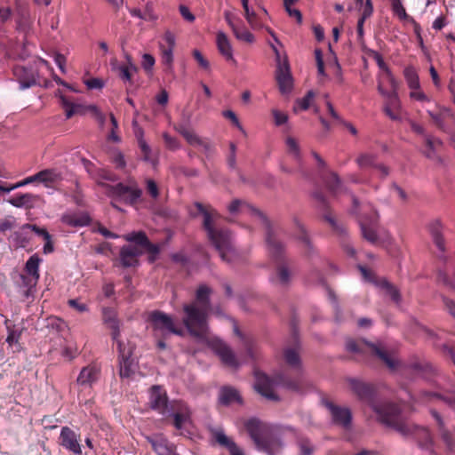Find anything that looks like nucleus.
Segmentation results:
<instances>
[{
	"label": "nucleus",
	"mask_w": 455,
	"mask_h": 455,
	"mask_svg": "<svg viewBox=\"0 0 455 455\" xmlns=\"http://www.w3.org/2000/svg\"><path fill=\"white\" fill-rule=\"evenodd\" d=\"M124 239L128 242L135 243L141 247H144L148 241L147 235L142 231L130 233L124 236Z\"/></svg>",
	"instance_id": "nucleus-55"
},
{
	"label": "nucleus",
	"mask_w": 455,
	"mask_h": 455,
	"mask_svg": "<svg viewBox=\"0 0 455 455\" xmlns=\"http://www.w3.org/2000/svg\"><path fill=\"white\" fill-rule=\"evenodd\" d=\"M323 403L330 411L332 422L344 428L349 427L352 420L351 411L347 407H340L329 400H323Z\"/></svg>",
	"instance_id": "nucleus-15"
},
{
	"label": "nucleus",
	"mask_w": 455,
	"mask_h": 455,
	"mask_svg": "<svg viewBox=\"0 0 455 455\" xmlns=\"http://www.w3.org/2000/svg\"><path fill=\"white\" fill-rule=\"evenodd\" d=\"M349 387L358 399L367 403L375 412L378 420L386 424L391 415L399 406L390 402H382L378 397L376 387L359 379L350 378L347 379Z\"/></svg>",
	"instance_id": "nucleus-4"
},
{
	"label": "nucleus",
	"mask_w": 455,
	"mask_h": 455,
	"mask_svg": "<svg viewBox=\"0 0 455 455\" xmlns=\"http://www.w3.org/2000/svg\"><path fill=\"white\" fill-rule=\"evenodd\" d=\"M102 318L104 323L111 330V336L113 340H117V338L120 337V330L116 311L110 307L103 308Z\"/></svg>",
	"instance_id": "nucleus-31"
},
{
	"label": "nucleus",
	"mask_w": 455,
	"mask_h": 455,
	"mask_svg": "<svg viewBox=\"0 0 455 455\" xmlns=\"http://www.w3.org/2000/svg\"><path fill=\"white\" fill-rule=\"evenodd\" d=\"M141 254V251L131 245H124L120 250V260L121 264L124 267L136 266L139 262L138 257Z\"/></svg>",
	"instance_id": "nucleus-28"
},
{
	"label": "nucleus",
	"mask_w": 455,
	"mask_h": 455,
	"mask_svg": "<svg viewBox=\"0 0 455 455\" xmlns=\"http://www.w3.org/2000/svg\"><path fill=\"white\" fill-rule=\"evenodd\" d=\"M426 148L423 151L424 156L438 164H443V158L437 154V149L443 146V141L432 135H425Z\"/></svg>",
	"instance_id": "nucleus-23"
},
{
	"label": "nucleus",
	"mask_w": 455,
	"mask_h": 455,
	"mask_svg": "<svg viewBox=\"0 0 455 455\" xmlns=\"http://www.w3.org/2000/svg\"><path fill=\"white\" fill-rule=\"evenodd\" d=\"M62 220L72 227H82L87 224V220L85 218H80L76 215L63 216Z\"/></svg>",
	"instance_id": "nucleus-57"
},
{
	"label": "nucleus",
	"mask_w": 455,
	"mask_h": 455,
	"mask_svg": "<svg viewBox=\"0 0 455 455\" xmlns=\"http://www.w3.org/2000/svg\"><path fill=\"white\" fill-rule=\"evenodd\" d=\"M33 232H35L37 235L42 236L45 241L43 248L44 253H52L54 251V246L52 240V235L49 234V232L45 228L39 227H33Z\"/></svg>",
	"instance_id": "nucleus-48"
},
{
	"label": "nucleus",
	"mask_w": 455,
	"mask_h": 455,
	"mask_svg": "<svg viewBox=\"0 0 455 455\" xmlns=\"http://www.w3.org/2000/svg\"><path fill=\"white\" fill-rule=\"evenodd\" d=\"M148 253H150L149 256V261L154 262L156 260V256L159 253L160 249L159 246L152 243L149 240L148 243L144 245V247Z\"/></svg>",
	"instance_id": "nucleus-62"
},
{
	"label": "nucleus",
	"mask_w": 455,
	"mask_h": 455,
	"mask_svg": "<svg viewBox=\"0 0 455 455\" xmlns=\"http://www.w3.org/2000/svg\"><path fill=\"white\" fill-rule=\"evenodd\" d=\"M13 76L20 84V89L25 90L37 84L38 72L33 67L16 66Z\"/></svg>",
	"instance_id": "nucleus-16"
},
{
	"label": "nucleus",
	"mask_w": 455,
	"mask_h": 455,
	"mask_svg": "<svg viewBox=\"0 0 455 455\" xmlns=\"http://www.w3.org/2000/svg\"><path fill=\"white\" fill-rule=\"evenodd\" d=\"M207 311L196 303L184 304L182 323L192 336L202 339L207 335Z\"/></svg>",
	"instance_id": "nucleus-8"
},
{
	"label": "nucleus",
	"mask_w": 455,
	"mask_h": 455,
	"mask_svg": "<svg viewBox=\"0 0 455 455\" xmlns=\"http://www.w3.org/2000/svg\"><path fill=\"white\" fill-rule=\"evenodd\" d=\"M145 183L147 193L149 195L151 198L156 199L160 195L157 183L152 179H147L145 180Z\"/></svg>",
	"instance_id": "nucleus-59"
},
{
	"label": "nucleus",
	"mask_w": 455,
	"mask_h": 455,
	"mask_svg": "<svg viewBox=\"0 0 455 455\" xmlns=\"http://www.w3.org/2000/svg\"><path fill=\"white\" fill-rule=\"evenodd\" d=\"M100 374V371L96 365H87L81 370L76 382L82 387H92L99 379Z\"/></svg>",
	"instance_id": "nucleus-24"
},
{
	"label": "nucleus",
	"mask_w": 455,
	"mask_h": 455,
	"mask_svg": "<svg viewBox=\"0 0 455 455\" xmlns=\"http://www.w3.org/2000/svg\"><path fill=\"white\" fill-rule=\"evenodd\" d=\"M275 78L279 90L283 94L288 93L291 91L292 78L290 73L289 65L287 63H284L283 65L279 63L276 69Z\"/></svg>",
	"instance_id": "nucleus-20"
},
{
	"label": "nucleus",
	"mask_w": 455,
	"mask_h": 455,
	"mask_svg": "<svg viewBox=\"0 0 455 455\" xmlns=\"http://www.w3.org/2000/svg\"><path fill=\"white\" fill-rule=\"evenodd\" d=\"M17 24L21 30H27L32 25V18L30 12L26 6H19L17 8Z\"/></svg>",
	"instance_id": "nucleus-41"
},
{
	"label": "nucleus",
	"mask_w": 455,
	"mask_h": 455,
	"mask_svg": "<svg viewBox=\"0 0 455 455\" xmlns=\"http://www.w3.org/2000/svg\"><path fill=\"white\" fill-rule=\"evenodd\" d=\"M190 411L187 404L181 401L171 403L170 411L165 416L173 417V426L176 429L181 430L184 424L190 419Z\"/></svg>",
	"instance_id": "nucleus-17"
},
{
	"label": "nucleus",
	"mask_w": 455,
	"mask_h": 455,
	"mask_svg": "<svg viewBox=\"0 0 455 455\" xmlns=\"http://www.w3.org/2000/svg\"><path fill=\"white\" fill-rule=\"evenodd\" d=\"M159 49L161 52V60L163 65L165 66V70L172 72L173 69V49L165 48V44L159 43Z\"/></svg>",
	"instance_id": "nucleus-46"
},
{
	"label": "nucleus",
	"mask_w": 455,
	"mask_h": 455,
	"mask_svg": "<svg viewBox=\"0 0 455 455\" xmlns=\"http://www.w3.org/2000/svg\"><path fill=\"white\" fill-rule=\"evenodd\" d=\"M385 425L392 427L404 437L416 440L419 445L422 448L428 449L432 444V439L428 429L407 420L402 414L400 405Z\"/></svg>",
	"instance_id": "nucleus-5"
},
{
	"label": "nucleus",
	"mask_w": 455,
	"mask_h": 455,
	"mask_svg": "<svg viewBox=\"0 0 455 455\" xmlns=\"http://www.w3.org/2000/svg\"><path fill=\"white\" fill-rule=\"evenodd\" d=\"M126 63L116 68L119 72V77L124 82H132V74L138 71V68L132 62V59L129 54H125Z\"/></svg>",
	"instance_id": "nucleus-35"
},
{
	"label": "nucleus",
	"mask_w": 455,
	"mask_h": 455,
	"mask_svg": "<svg viewBox=\"0 0 455 455\" xmlns=\"http://www.w3.org/2000/svg\"><path fill=\"white\" fill-rule=\"evenodd\" d=\"M216 44L219 52L225 58L227 61L236 63L233 56V47L231 42L224 32L219 31L217 33Z\"/></svg>",
	"instance_id": "nucleus-26"
},
{
	"label": "nucleus",
	"mask_w": 455,
	"mask_h": 455,
	"mask_svg": "<svg viewBox=\"0 0 455 455\" xmlns=\"http://www.w3.org/2000/svg\"><path fill=\"white\" fill-rule=\"evenodd\" d=\"M324 183L329 189V191L336 195L339 192V189L340 188V180L337 173L335 172H330L325 178H324Z\"/></svg>",
	"instance_id": "nucleus-52"
},
{
	"label": "nucleus",
	"mask_w": 455,
	"mask_h": 455,
	"mask_svg": "<svg viewBox=\"0 0 455 455\" xmlns=\"http://www.w3.org/2000/svg\"><path fill=\"white\" fill-rule=\"evenodd\" d=\"M34 224H24L19 231L14 232L16 242L22 247H25L30 241L29 231H33Z\"/></svg>",
	"instance_id": "nucleus-44"
},
{
	"label": "nucleus",
	"mask_w": 455,
	"mask_h": 455,
	"mask_svg": "<svg viewBox=\"0 0 455 455\" xmlns=\"http://www.w3.org/2000/svg\"><path fill=\"white\" fill-rule=\"evenodd\" d=\"M37 199V196L30 193L17 194L13 197L8 199V203L18 208L24 207L26 209H31Z\"/></svg>",
	"instance_id": "nucleus-33"
},
{
	"label": "nucleus",
	"mask_w": 455,
	"mask_h": 455,
	"mask_svg": "<svg viewBox=\"0 0 455 455\" xmlns=\"http://www.w3.org/2000/svg\"><path fill=\"white\" fill-rule=\"evenodd\" d=\"M215 441L221 446L230 449L235 443L228 437L223 431H216L214 433Z\"/></svg>",
	"instance_id": "nucleus-56"
},
{
	"label": "nucleus",
	"mask_w": 455,
	"mask_h": 455,
	"mask_svg": "<svg viewBox=\"0 0 455 455\" xmlns=\"http://www.w3.org/2000/svg\"><path fill=\"white\" fill-rule=\"evenodd\" d=\"M378 285L385 290L386 293L391 298V299L396 304L401 301V294L396 287L387 282L386 279H382L378 283Z\"/></svg>",
	"instance_id": "nucleus-50"
},
{
	"label": "nucleus",
	"mask_w": 455,
	"mask_h": 455,
	"mask_svg": "<svg viewBox=\"0 0 455 455\" xmlns=\"http://www.w3.org/2000/svg\"><path fill=\"white\" fill-rule=\"evenodd\" d=\"M68 304L70 307L74 308L79 313H84L88 311V307L85 303L81 302L77 299H68Z\"/></svg>",
	"instance_id": "nucleus-63"
},
{
	"label": "nucleus",
	"mask_w": 455,
	"mask_h": 455,
	"mask_svg": "<svg viewBox=\"0 0 455 455\" xmlns=\"http://www.w3.org/2000/svg\"><path fill=\"white\" fill-rule=\"evenodd\" d=\"M379 216L371 206H365V213L358 215V222L361 232L365 240L374 243L378 241V235L375 228L378 224Z\"/></svg>",
	"instance_id": "nucleus-9"
},
{
	"label": "nucleus",
	"mask_w": 455,
	"mask_h": 455,
	"mask_svg": "<svg viewBox=\"0 0 455 455\" xmlns=\"http://www.w3.org/2000/svg\"><path fill=\"white\" fill-rule=\"evenodd\" d=\"M219 401L222 405L228 406L231 403H243L242 396L237 389L230 386H224L220 389Z\"/></svg>",
	"instance_id": "nucleus-29"
},
{
	"label": "nucleus",
	"mask_w": 455,
	"mask_h": 455,
	"mask_svg": "<svg viewBox=\"0 0 455 455\" xmlns=\"http://www.w3.org/2000/svg\"><path fill=\"white\" fill-rule=\"evenodd\" d=\"M384 112L392 120H401V102L396 92H391V94L386 99Z\"/></svg>",
	"instance_id": "nucleus-25"
},
{
	"label": "nucleus",
	"mask_w": 455,
	"mask_h": 455,
	"mask_svg": "<svg viewBox=\"0 0 455 455\" xmlns=\"http://www.w3.org/2000/svg\"><path fill=\"white\" fill-rule=\"evenodd\" d=\"M163 40L164 41V43H163V44H165V48H170V49L174 50L175 45H176V39H175V36L172 32H171L170 30L165 31V33L163 36Z\"/></svg>",
	"instance_id": "nucleus-64"
},
{
	"label": "nucleus",
	"mask_w": 455,
	"mask_h": 455,
	"mask_svg": "<svg viewBox=\"0 0 455 455\" xmlns=\"http://www.w3.org/2000/svg\"><path fill=\"white\" fill-rule=\"evenodd\" d=\"M148 403L153 410L162 415H166L171 409L166 391L161 386H153L150 388Z\"/></svg>",
	"instance_id": "nucleus-12"
},
{
	"label": "nucleus",
	"mask_w": 455,
	"mask_h": 455,
	"mask_svg": "<svg viewBox=\"0 0 455 455\" xmlns=\"http://www.w3.org/2000/svg\"><path fill=\"white\" fill-rule=\"evenodd\" d=\"M42 262V259L38 254L35 253L28 258L25 264L24 271L25 275H21L23 283L30 290L35 287L40 278L39 266Z\"/></svg>",
	"instance_id": "nucleus-14"
},
{
	"label": "nucleus",
	"mask_w": 455,
	"mask_h": 455,
	"mask_svg": "<svg viewBox=\"0 0 455 455\" xmlns=\"http://www.w3.org/2000/svg\"><path fill=\"white\" fill-rule=\"evenodd\" d=\"M283 356L285 364L292 371V376L286 370L277 373L274 379H270L264 373L256 372L255 374V390L269 401H279V396L274 389L276 385L295 392H301L305 387L299 346L285 347Z\"/></svg>",
	"instance_id": "nucleus-1"
},
{
	"label": "nucleus",
	"mask_w": 455,
	"mask_h": 455,
	"mask_svg": "<svg viewBox=\"0 0 455 455\" xmlns=\"http://www.w3.org/2000/svg\"><path fill=\"white\" fill-rule=\"evenodd\" d=\"M431 415L436 421L439 435L443 442L445 443L447 449L451 451H455L454 434L445 427L443 418L435 410H431Z\"/></svg>",
	"instance_id": "nucleus-19"
},
{
	"label": "nucleus",
	"mask_w": 455,
	"mask_h": 455,
	"mask_svg": "<svg viewBox=\"0 0 455 455\" xmlns=\"http://www.w3.org/2000/svg\"><path fill=\"white\" fill-rule=\"evenodd\" d=\"M403 76L410 90L419 89V78L414 67H406L403 70Z\"/></svg>",
	"instance_id": "nucleus-47"
},
{
	"label": "nucleus",
	"mask_w": 455,
	"mask_h": 455,
	"mask_svg": "<svg viewBox=\"0 0 455 455\" xmlns=\"http://www.w3.org/2000/svg\"><path fill=\"white\" fill-rule=\"evenodd\" d=\"M232 31L236 39L240 41L250 44L254 41V36L244 27L243 22L237 24Z\"/></svg>",
	"instance_id": "nucleus-49"
},
{
	"label": "nucleus",
	"mask_w": 455,
	"mask_h": 455,
	"mask_svg": "<svg viewBox=\"0 0 455 455\" xmlns=\"http://www.w3.org/2000/svg\"><path fill=\"white\" fill-rule=\"evenodd\" d=\"M103 187L108 197L119 199L130 206H135L141 200L143 195L142 189L139 187L137 181L131 178L127 183L119 182L116 185H109L99 182Z\"/></svg>",
	"instance_id": "nucleus-7"
},
{
	"label": "nucleus",
	"mask_w": 455,
	"mask_h": 455,
	"mask_svg": "<svg viewBox=\"0 0 455 455\" xmlns=\"http://www.w3.org/2000/svg\"><path fill=\"white\" fill-rule=\"evenodd\" d=\"M177 131L185 138V140L189 145L193 147H197L198 144L201 143L202 138H200L192 130L185 126H180L179 128H177Z\"/></svg>",
	"instance_id": "nucleus-51"
},
{
	"label": "nucleus",
	"mask_w": 455,
	"mask_h": 455,
	"mask_svg": "<svg viewBox=\"0 0 455 455\" xmlns=\"http://www.w3.org/2000/svg\"><path fill=\"white\" fill-rule=\"evenodd\" d=\"M423 400L442 399L451 407L455 408V392H446L443 395L424 391L421 394Z\"/></svg>",
	"instance_id": "nucleus-43"
},
{
	"label": "nucleus",
	"mask_w": 455,
	"mask_h": 455,
	"mask_svg": "<svg viewBox=\"0 0 455 455\" xmlns=\"http://www.w3.org/2000/svg\"><path fill=\"white\" fill-rule=\"evenodd\" d=\"M132 355L119 358V375L121 378H130L134 373Z\"/></svg>",
	"instance_id": "nucleus-45"
},
{
	"label": "nucleus",
	"mask_w": 455,
	"mask_h": 455,
	"mask_svg": "<svg viewBox=\"0 0 455 455\" xmlns=\"http://www.w3.org/2000/svg\"><path fill=\"white\" fill-rule=\"evenodd\" d=\"M59 443L75 455H82L80 434L68 427H62L59 436Z\"/></svg>",
	"instance_id": "nucleus-13"
},
{
	"label": "nucleus",
	"mask_w": 455,
	"mask_h": 455,
	"mask_svg": "<svg viewBox=\"0 0 455 455\" xmlns=\"http://www.w3.org/2000/svg\"><path fill=\"white\" fill-rule=\"evenodd\" d=\"M212 293V289L205 284H201L196 290V302L201 307L209 310L211 302H210V295Z\"/></svg>",
	"instance_id": "nucleus-39"
},
{
	"label": "nucleus",
	"mask_w": 455,
	"mask_h": 455,
	"mask_svg": "<svg viewBox=\"0 0 455 455\" xmlns=\"http://www.w3.org/2000/svg\"><path fill=\"white\" fill-rule=\"evenodd\" d=\"M295 443L299 450V455H313L315 447L311 440L300 434L296 435Z\"/></svg>",
	"instance_id": "nucleus-37"
},
{
	"label": "nucleus",
	"mask_w": 455,
	"mask_h": 455,
	"mask_svg": "<svg viewBox=\"0 0 455 455\" xmlns=\"http://www.w3.org/2000/svg\"><path fill=\"white\" fill-rule=\"evenodd\" d=\"M347 350L359 356H371L379 359L390 370H395L397 361L390 356L380 343H371L364 339H348L346 342Z\"/></svg>",
	"instance_id": "nucleus-6"
},
{
	"label": "nucleus",
	"mask_w": 455,
	"mask_h": 455,
	"mask_svg": "<svg viewBox=\"0 0 455 455\" xmlns=\"http://www.w3.org/2000/svg\"><path fill=\"white\" fill-rule=\"evenodd\" d=\"M147 439L157 455H179L175 452V446L170 443L163 435L148 437Z\"/></svg>",
	"instance_id": "nucleus-21"
},
{
	"label": "nucleus",
	"mask_w": 455,
	"mask_h": 455,
	"mask_svg": "<svg viewBox=\"0 0 455 455\" xmlns=\"http://www.w3.org/2000/svg\"><path fill=\"white\" fill-rule=\"evenodd\" d=\"M36 178H38V182L44 183L46 187H51L60 180V173L54 169H45L38 172Z\"/></svg>",
	"instance_id": "nucleus-38"
},
{
	"label": "nucleus",
	"mask_w": 455,
	"mask_h": 455,
	"mask_svg": "<svg viewBox=\"0 0 455 455\" xmlns=\"http://www.w3.org/2000/svg\"><path fill=\"white\" fill-rule=\"evenodd\" d=\"M5 325L8 331L6 342L10 347H14L13 352H19L21 349L19 342L21 336V331L17 329L14 324H9L8 320L5 321Z\"/></svg>",
	"instance_id": "nucleus-36"
},
{
	"label": "nucleus",
	"mask_w": 455,
	"mask_h": 455,
	"mask_svg": "<svg viewBox=\"0 0 455 455\" xmlns=\"http://www.w3.org/2000/svg\"><path fill=\"white\" fill-rule=\"evenodd\" d=\"M443 226L440 220H433L427 224V230L430 233L435 246L441 251H445V242L443 236Z\"/></svg>",
	"instance_id": "nucleus-27"
},
{
	"label": "nucleus",
	"mask_w": 455,
	"mask_h": 455,
	"mask_svg": "<svg viewBox=\"0 0 455 455\" xmlns=\"http://www.w3.org/2000/svg\"><path fill=\"white\" fill-rule=\"evenodd\" d=\"M60 103L62 108L65 110L66 118L69 119L71 118L78 110L80 108V105L72 103L69 101L65 96H60Z\"/></svg>",
	"instance_id": "nucleus-54"
},
{
	"label": "nucleus",
	"mask_w": 455,
	"mask_h": 455,
	"mask_svg": "<svg viewBox=\"0 0 455 455\" xmlns=\"http://www.w3.org/2000/svg\"><path fill=\"white\" fill-rule=\"evenodd\" d=\"M315 97V94L312 91H308L307 94L302 98L296 100V103L293 107V110L297 112L298 110H307L311 105V102Z\"/></svg>",
	"instance_id": "nucleus-53"
},
{
	"label": "nucleus",
	"mask_w": 455,
	"mask_h": 455,
	"mask_svg": "<svg viewBox=\"0 0 455 455\" xmlns=\"http://www.w3.org/2000/svg\"><path fill=\"white\" fill-rule=\"evenodd\" d=\"M298 233L296 237L299 241H300L304 245V253L307 258H313L317 254L316 250L311 243V240L304 228L303 225L299 222H296Z\"/></svg>",
	"instance_id": "nucleus-32"
},
{
	"label": "nucleus",
	"mask_w": 455,
	"mask_h": 455,
	"mask_svg": "<svg viewBox=\"0 0 455 455\" xmlns=\"http://www.w3.org/2000/svg\"><path fill=\"white\" fill-rule=\"evenodd\" d=\"M286 146L290 154H292L296 160L300 159V150L297 140L291 137H288L286 140Z\"/></svg>",
	"instance_id": "nucleus-58"
},
{
	"label": "nucleus",
	"mask_w": 455,
	"mask_h": 455,
	"mask_svg": "<svg viewBox=\"0 0 455 455\" xmlns=\"http://www.w3.org/2000/svg\"><path fill=\"white\" fill-rule=\"evenodd\" d=\"M256 447L267 455H277L281 452L283 443L278 437L264 436Z\"/></svg>",
	"instance_id": "nucleus-22"
},
{
	"label": "nucleus",
	"mask_w": 455,
	"mask_h": 455,
	"mask_svg": "<svg viewBox=\"0 0 455 455\" xmlns=\"http://www.w3.org/2000/svg\"><path fill=\"white\" fill-rule=\"evenodd\" d=\"M213 348L225 365L231 368L238 367L239 363L235 354L226 343L219 339L215 340L213 342Z\"/></svg>",
	"instance_id": "nucleus-18"
},
{
	"label": "nucleus",
	"mask_w": 455,
	"mask_h": 455,
	"mask_svg": "<svg viewBox=\"0 0 455 455\" xmlns=\"http://www.w3.org/2000/svg\"><path fill=\"white\" fill-rule=\"evenodd\" d=\"M249 1L250 0H241L244 18L252 29H259L263 26L262 17L260 14L250 9Z\"/></svg>",
	"instance_id": "nucleus-34"
},
{
	"label": "nucleus",
	"mask_w": 455,
	"mask_h": 455,
	"mask_svg": "<svg viewBox=\"0 0 455 455\" xmlns=\"http://www.w3.org/2000/svg\"><path fill=\"white\" fill-rule=\"evenodd\" d=\"M228 210L231 214L240 212L259 219L265 225L266 233L269 229H274L266 215L245 201L235 199L230 203V204L228 207Z\"/></svg>",
	"instance_id": "nucleus-11"
},
{
	"label": "nucleus",
	"mask_w": 455,
	"mask_h": 455,
	"mask_svg": "<svg viewBox=\"0 0 455 455\" xmlns=\"http://www.w3.org/2000/svg\"><path fill=\"white\" fill-rule=\"evenodd\" d=\"M267 253L275 264L270 282L280 287H288L292 280L291 260L286 256L285 245L280 240L277 230L269 229L266 234Z\"/></svg>",
	"instance_id": "nucleus-3"
},
{
	"label": "nucleus",
	"mask_w": 455,
	"mask_h": 455,
	"mask_svg": "<svg viewBox=\"0 0 455 455\" xmlns=\"http://www.w3.org/2000/svg\"><path fill=\"white\" fill-rule=\"evenodd\" d=\"M378 155L374 153H361L355 159L360 169L376 168Z\"/></svg>",
	"instance_id": "nucleus-40"
},
{
	"label": "nucleus",
	"mask_w": 455,
	"mask_h": 455,
	"mask_svg": "<svg viewBox=\"0 0 455 455\" xmlns=\"http://www.w3.org/2000/svg\"><path fill=\"white\" fill-rule=\"evenodd\" d=\"M244 427L255 445L265 436V426L257 419H248Z\"/></svg>",
	"instance_id": "nucleus-30"
},
{
	"label": "nucleus",
	"mask_w": 455,
	"mask_h": 455,
	"mask_svg": "<svg viewBox=\"0 0 455 455\" xmlns=\"http://www.w3.org/2000/svg\"><path fill=\"white\" fill-rule=\"evenodd\" d=\"M148 319L155 331H161L163 335L165 332L176 335H182V329L177 327L173 319L167 314L155 310L150 313Z\"/></svg>",
	"instance_id": "nucleus-10"
},
{
	"label": "nucleus",
	"mask_w": 455,
	"mask_h": 455,
	"mask_svg": "<svg viewBox=\"0 0 455 455\" xmlns=\"http://www.w3.org/2000/svg\"><path fill=\"white\" fill-rule=\"evenodd\" d=\"M111 162L118 170H124L126 167L124 156L120 151L113 152L111 155Z\"/></svg>",
	"instance_id": "nucleus-60"
},
{
	"label": "nucleus",
	"mask_w": 455,
	"mask_h": 455,
	"mask_svg": "<svg viewBox=\"0 0 455 455\" xmlns=\"http://www.w3.org/2000/svg\"><path fill=\"white\" fill-rule=\"evenodd\" d=\"M427 114L437 128L443 132L446 131V120L451 116V112L448 109H443L436 113L427 110Z\"/></svg>",
	"instance_id": "nucleus-42"
},
{
	"label": "nucleus",
	"mask_w": 455,
	"mask_h": 455,
	"mask_svg": "<svg viewBox=\"0 0 455 455\" xmlns=\"http://www.w3.org/2000/svg\"><path fill=\"white\" fill-rule=\"evenodd\" d=\"M197 147L200 148L202 153H204L208 158L211 157L215 152L213 145L204 139H202L201 143H199Z\"/></svg>",
	"instance_id": "nucleus-61"
},
{
	"label": "nucleus",
	"mask_w": 455,
	"mask_h": 455,
	"mask_svg": "<svg viewBox=\"0 0 455 455\" xmlns=\"http://www.w3.org/2000/svg\"><path fill=\"white\" fill-rule=\"evenodd\" d=\"M194 207L196 212H190L191 216H203V228L205 230L208 239L219 251L222 260L231 262L235 255V249L229 231L216 225V221L220 218L219 212L212 205L199 202H196Z\"/></svg>",
	"instance_id": "nucleus-2"
}]
</instances>
